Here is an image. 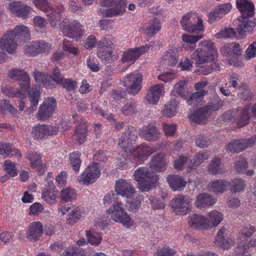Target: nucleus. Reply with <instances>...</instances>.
Listing matches in <instances>:
<instances>
[{"mask_svg": "<svg viewBox=\"0 0 256 256\" xmlns=\"http://www.w3.org/2000/svg\"><path fill=\"white\" fill-rule=\"evenodd\" d=\"M136 138L137 132L136 128L133 126H128L122 134L118 144L122 148H127L132 142L136 141Z\"/></svg>", "mask_w": 256, "mask_h": 256, "instance_id": "17", "label": "nucleus"}, {"mask_svg": "<svg viewBox=\"0 0 256 256\" xmlns=\"http://www.w3.org/2000/svg\"><path fill=\"white\" fill-rule=\"evenodd\" d=\"M223 220V214L221 212L213 210L208 213L206 218L208 228L217 226Z\"/></svg>", "mask_w": 256, "mask_h": 256, "instance_id": "33", "label": "nucleus"}, {"mask_svg": "<svg viewBox=\"0 0 256 256\" xmlns=\"http://www.w3.org/2000/svg\"><path fill=\"white\" fill-rule=\"evenodd\" d=\"M142 80V75L140 73H132L128 74L126 79V82H128L130 84L126 88L128 92L132 95L138 94L142 88L140 84Z\"/></svg>", "mask_w": 256, "mask_h": 256, "instance_id": "14", "label": "nucleus"}, {"mask_svg": "<svg viewBox=\"0 0 256 256\" xmlns=\"http://www.w3.org/2000/svg\"><path fill=\"white\" fill-rule=\"evenodd\" d=\"M191 200L184 196L178 195L172 199L171 204L173 210L176 214H186L190 212Z\"/></svg>", "mask_w": 256, "mask_h": 256, "instance_id": "10", "label": "nucleus"}, {"mask_svg": "<svg viewBox=\"0 0 256 256\" xmlns=\"http://www.w3.org/2000/svg\"><path fill=\"white\" fill-rule=\"evenodd\" d=\"M229 185V182L226 180L219 179L212 181L208 185L209 191L216 194H221L225 192Z\"/></svg>", "mask_w": 256, "mask_h": 256, "instance_id": "31", "label": "nucleus"}, {"mask_svg": "<svg viewBox=\"0 0 256 256\" xmlns=\"http://www.w3.org/2000/svg\"><path fill=\"white\" fill-rule=\"evenodd\" d=\"M8 76L10 79L18 80L22 90L28 92L30 85V78L24 70L12 68L8 71Z\"/></svg>", "mask_w": 256, "mask_h": 256, "instance_id": "6", "label": "nucleus"}, {"mask_svg": "<svg viewBox=\"0 0 256 256\" xmlns=\"http://www.w3.org/2000/svg\"><path fill=\"white\" fill-rule=\"evenodd\" d=\"M5 170L11 176H14L17 174L16 170L15 168V164L10 160H6L4 164Z\"/></svg>", "mask_w": 256, "mask_h": 256, "instance_id": "60", "label": "nucleus"}, {"mask_svg": "<svg viewBox=\"0 0 256 256\" xmlns=\"http://www.w3.org/2000/svg\"><path fill=\"white\" fill-rule=\"evenodd\" d=\"M202 34L194 36L184 34L182 36V40L184 42L187 44H192L197 42L199 40L202 38Z\"/></svg>", "mask_w": 256, "mask_h": 256, "instance_id": "61", "label": "nucleus"}, {"mask_svg": "<svg viewBox=\"0 0 256 256\" xmlns=\"http://www.w3.org/2000/svg\"><path fill=\"white\" fill-rule=\"evenodd\" d=\"M134 176L138 182L140 188L142 191H148L156 185L158 180V176L149 172L146 168H140L135 170Z\"/></svg>", "mask_w": 256, "mask_h": 256, "instance_id": "3", "label": "nucleus"}, {"mask_svg": "<svg viewBox=\"0 0 256 256\" xmlns=\"http://www.w3.org/2000/svg\"><path fill=\"white\" fill-rule=\"evenodd\" d=\"M76 82L72 80L70 78L64 79L60 85L63 88H66L68 91L74 90L76 86Z\"/></svg>", "mask_w": 256, "mask_h": 256, "instance_id": "63", "label": "nucleus"}, {"mask_svg": "<svg viewBox=\"0 0 256 256\" xmlns=\"http://www.w3.org/2000/svg\"><path fill=\"white\" fill-rule=\"evenodd\" d=\"M87 241L92 245L97 246L100 243L102 238L98 233H92L90 230L86 231Z\"/></svg>", "mask_w": 256, "mask_h": 256, "instance_id": "53", "label": "nucleus"}, {"mask_svg": "<svg viewBox=\"0 0 256 256\" xmlns=\"http://www.w3.org/2000/svg\"><path fill=\"white\" fill-rule=\"evenodd\" d=\"M150 167L156 172H163L166 169L167 163L164 159V154L159 153L154 155L150 162Z\"/></svg>", "mask_w": 256, "mask_h": 256, "instance_id": "21", "label": "nucleus"}, {"mask_svg": "<svg viewBox=\"0 0 256 256\" xmlns=\"http://www.w3.org/2000/svg\"><path fill=\"white\" fill-rule=\"evenodd\" d=\"M177 53L172 50L167 51L162 57V60L166 65L173 66L178 62Z\"/></svg>", "mask_w": 256, "mask_h": 256, "instance_id": "44", "label": "nucleus"}, {"mask_svg": "<svg viewBox=\"0 0 256 256\" xmlns=\"http://www.w3.org/2000/svg\"><path fill=\"white\" fill-rule=\"evenodd\" d=\"M40 98V93L36 88H32L28 92V99L30 102L31 106L26 110L28 113H32L36 109Z\"/></svg>", "mask_w": 256, "mask_h": 256, "instance_id": "35", "label": "nucleus"}, {"mask_svg": "<svg viewBox=\"0 0 256 256\" xmlns=\"http://www.w3.org/2000/svg\"><path fill=\"white\" fill-rule=\"evenodd\" d=\"M10 34L13 35V37L20 42H26L30 38V34L29 28L24 25H18L14 30H9Z\"/></svg>", "mask_w": 256, "mask_h": 256, "instance_id": "24", "label": "nucleus"}, {"mask_svg": "<svg viewBox=\"0 0 256 256\" xmlns=\"http://www.w3.org/2000/svg\"><path fill=\"white\" fill-rule=\"evenodd\" d=\"M195 143L196 146L200 148H204L208 147L210 144V142L207 139V138L202 135L197 136L195 140Z\"/></svg>", "mask_w": 256, "mask_h": 256, "instance_id": "59", "label": "nucleus"}, {"mask_svg": "<svg viewBox=\"0 0 256 256\" xmlns=\"http://www.w3.org/2000/svg\"><path fill=\"white\" fill-rule=\"evenodd\" d=\"M216 202V199L208 193L199 194L196 198L195 206L196 208L202 209L211 206Z\"/></svg>", "mask_w": 256, "mask_h": 256, "instance_id": "26", "label": "nucleus"}, {"mask_svg": "<svg viewBox=\"0 0 256 256\" xmlns=\"http://www.w3.org/2000/svg\"><path fill=\"white\" fill-rule=\"evenodd\" d=\"M56 106L55 98H48L40 106L37 114V118L39 120H46L52 116Z\"/></svg>", "mask_w": 256, "mask_h": 256, "instance_id": "11", "label": "nucleus"}, {"mask_svg": "<svg viewBox=\"0 0 256 256\" xmlns=\"http://www.w3.org/2000/svg\"><path fill=\"white\" fill-rule=\"evenodd\" d=\"M185 84V81H180L175 84L172 92V94L175 96L176 97V98L177 100L178 96L186 99L184 90V86Z\"/></svg>", "mask_w": 256, "mask_h": 256, "instance_id": "45", "label": "nucleus"}, {"mask_svg": "<svg viewBox=\"0 0 256 256\" xmlns=\"http://www.w3.org/2000/svg\"><path fill=\"white\" fill-rule=\"evenodd\" d=\"M188 224L190 227L196 229L208 228L206 218L202 215L190 214L189 216Z\"/></svg>", "mask_w": 256, "mask_h": 256, "instance_id": "29", "label": "nucleus"}, {"mask_svg": "<svg viewBox=\"0 0 256 256\" xmlns=\"http://www.w3.org/2000/svg\"><path fill=\"white\" fill-rule=\"evenodd\" d=\"M86 122L82 120L79 125L76 127L74 138L77 140L80 144L84 142L86 138Z\"/></svg>", "mask_w": 256, "mask_h": 256, "instance_id": "36", "label": "nucleus"}, {"mask_svg": "<svg viewBox=\"0 0 256 256\" xmlns=\"http://www.w3.org/2000/svg\"><path fill=\"white\" fill-rule=\"evenodd\" d=\"M50 48V44L44 42H33L24 47V52L29 56H36L40 53L48 52Z\"/></svg>", "mask_w": 256, "mask_h": 256, "instance_id": "15", "label": "nucleus"}, {"mask_svg": "<svg viewBox=\"0 0 256 256\" xmlns=\"http://www.w3.org/2000/svg\"><path fill=\"white\" fill-rule=\"evenodd\" d=\"M208 172L212 175L222 174L224 172L223 166L221 164V160L216 158L212 160L208 168Z\"/></svg>", "mask_w": 256, "mask_h": 256, "instance_id": "39", "label": "nucleus"}, {"mask_svg": "<svg viewBox=\"0 0 256 256\" xmlns=\"http://www.w3.org/2000/svg\"><path fill=\"white\" fill-rule=\"evenodd\" d=\"M115 190L117 194L126 198H131L136 192L133 186L124 179L116 182Z\"/></svg>", "mask_w": 256, "mask_h": 256, "instance_id": "16", "label": "nucleus"}, {"mask_svg": "<svg viewBox=\"0 0 256 256\" xmlns=\"http://www.w3.org/2000/svg\"><path fill=\"white\" fill-rule=\"evenodd\" d=\"M136 107V102L130 100L122 108L121 111L126 116H132L135 114Z\"/></svg>", "mask_w": 256, "mask_h": 256, "instance_id": "48", "label": "nucleus"}, {"mask_svg": "<svg viewBox=\"0 0 256 256\" xmlns=\"http://www.w3.org/2000/svg\"><path fill=\"white\" fill-rule=\"evenodd\" d=\"M154 152V150L151 147L141 144L134 149L132 156L136 162H140L144 157L148 156Z\"/></svg>", "mask_w": 256, "mask_h": 256, "instance_id": "28", "label": "nucleus"}, {"mask_svg": "<svg viewBox=\"0 0 256 256\" xmlns=\"http://www.w3.org/2000/svg\"><path fill=\"white\" fill-rule=\"evenodd\" d=\"M208 94V90H202L192 94L186 100V102L190 106H197L203 99L204 96Z\"/></svg>", "mask_w": 256, "mask_h": 256, "instance_id": "37", "label": "nucleus"}, {"mask_svg": "<svg viewBox=\"0 0 256 256\" xmlns=\"http://www.w3.org/2000/svg\"><path fill=\"white\" fill-rule=\"evenodd\" d=\"M122 202H116L106 210L111 214V218L115 222L122 224L128 227L130 225V218L122 207Z\"/></svg>", "mask_w": 256, "mask_h": 256, "instance_id": "5", "label": "nucleus"}, {"mask_svg": "<svg viewBox=\"0 0 256 256\" xmlns=\"http://www.w3.org/2000/svg\"><path fill=\"white\" fill-rule=\"evenodd\" d=\"M36 6L45 12L52 10L53 8L48 2L47 0H33Z\"/></svg>", "mask_w": 256, "mask_h": 256, "instance_id": "57", "label": "nucleus"}, {"mask_svg": "<svg viewBox=\"0 0 256 256\" xmlns=\"http://www.w3.org/2000/svg\"><path fill=\"white\" fill-rule=\"evenodd\" d=\"M236 36V31L232 28H225L215 34L216 38H228Z\"/></svg>", "mask_w": 256, "mask_h": 256, "instance_id": "55", "label": "nucleus"}, {"mask_svg": "<svg viewBox=\"0 0 256 256\" xmlns=\"http://www.w3.org/2000/svg\"><path fill=\"white\" fill-rule=\"evenodd\" d=\"M100 170L98 163L92 162L88 166L80 176V181L84 184L94 183L100 176Z\"/></svg>", "mask_w": 256, "mask_h": 256, "instance_id": "8", "label": "nucleus"}, {"mask_svg": "<svg viewBox=\"0 0 256 256\" xmlns=\"http://www.w3.org/2000/svg\"><path fill=\"white\" fill-rule=\"evenodd\" d=\"M58 191H49L44 190L42 193V198L49 204L55 202Z\"/></svg>", "mask_w": 256, "mask_h": 256, "instance_id": "51", "label": "nucleus"}, {"mask_svg": "<svg viewBox=\"0 0 256 256\" xmlns=\"http://www.w3.org/2000/svg\"><path fill=\"white\" fill-rule=\"evenodd\" d=\"M248 110L249 108L247 106H245L243 109L240 110V113L238 114L237 124L238 126L242 128L248 124L250 120Z\"/></svg>", "mask_w": 256, "mask_h": 256, "instance_id": "43", "label": "nucleus"}, {"mask_svg": "<svg viewBox=\"0 0 256 256\" xmlns=\"http://www.w3.org/2000/svg\"><path fill=\"white\" fill-rule=\"evenodd\" d=\"M194 16L196 17L194 14H192L191 13H187L182 16L180 20V24L183 30L191 33L195 32L197 31H202L204 27L202 20L198 17L197 24H195L192 23L191 20Z\"/></svg>", "mask_w": 256, "mask_h": 256, "instance_id": "9", "label": "nucleus"}, {"mask_svg": "<svg viewBox=\"0 0 256 256\" xmlns=\"http://www.w3.org/2000/svg\"><path fill=\"white\" fill-rule=\"evenodd\" d=\"M51 78L53 81H54L57 84H60L64 79L63 75L60 74V70L58 67L54 68Z\"/></svg>", "mask_w": 256, "mask_h": 256, "instance_id": "62", "label": "nucleus"}, {"mask_svg": "<svg viewBox=\"0 0 256 256\" xmlns=\"http://www.w3.org/2000/svg\"><path fill=\"white\" fill-rule=\"evenodd\" d=\"M228 186L232 192H240L244 189L246 184L242 178H234L229 182Z\"/></svg>", "mask_w": 256, "mask_h": 256, "instance_id": "42", "label": "nucleus"}, {"mask_svg": "<svg viewBox=\"0 0 256 256\" xmlns=\"http://www.w3.org/2000/svg\"><path fill=\"white\" fill-rule=\"evenodd\" d=\"M180 101L176 98H172L170 104L164 106L163 114L167 117L171 118L174 116L176 112Z\"/></svg>", "mask_w": 256, "mask_h": 256, "instance_id": "38", "label": "nucleus"}, {"mask_svg": "<svg viewBox=\"0 0 256 256\" xmlns=\"http://www.w3.org/2000/svg\"><path fill=\"white\" fill-rule=\"evenodd\" d=\"M26 158L30 161V166L32 168H36L42 162L40 154L34 152L28 153Z\"/></svg>", "mask_w": 256, "mask_h": 256, "instance_id": "50", "label": "nucleus"}, {"mask_svg": "<svg viewBox=\"0 0 256 256\" xmlns=\"http://www.w3.org/2000/svg\"><path fill=\"white\" fill-rule=\"evenodd\" d=\"M254 28H256V18L252 21L248 18H241V21L238 26L236 31L240 34L242 35L246 32H252Z\"/></svg>", "mask_w": 256, "mask_h": 256, "instance_id": "30", "label": "nucleus"}, {"mask_svg": "<svg viewBox=\"0 0 256 256\" xmlns=\"http://www.w3.org/2000/svg\"><path fill=\"white\" fill-rule=\"evenodd\" d=\"M70 164L76 172L80 170L82 161L80 159V154L78 152H74L70 156Z\"/></svg>", "mask_w": 256, "mask_h": 256, "instance_id": "47", "label": "nucleus"}, {"mask_svg": "<svg viewBox=\"0 0 256 256\" xmlns=\"http://www.w3.org/2000/svg\"><path fill=\"white\" fill-rule=\"evenodd\" d=\"M256 144V136L250 138H238L231 140L226 146V150L238 154L246 149L251 148Z\"/></svg>", "mask_w": 256, "mask_h": 256, "instance_id": "4", "label": "nucleus"}, {"mask_svg": "<svg viewBox=\"0 0 256 256\" xmlns=\"http://www.w3.org/2000/svg\"><path fill=\"white\" fill-rule=\"evenodd\" d=\"M248 164L246 159L240 156L234 163V168L237 172L240 173L248 167Z\"/></svg>", "mask_w": 256, "mask_h": 256, "instance_id": "56", "label": "nucleus"}, {"mask_svg": "<svg viewBox=\"0 0 256 256\" xmlns=\"http://www.w3.org/2000/svg\"><path fill=\"white\" fill-rule=\"evenodd\" d=\"M166 180L173 190H180L185 187L186 184V182L182 176L176 174L168 175Z\"/></svg>", "mask_w": 256, "mask_h": 256, "instance_id": "32", "label": "nucleus"}, {"mask_svg": "<svg viewBox=\"0 0 256 256\" xmlns=\"http://www.w3.org/2000/svg\"><path fill=\"white\" fill-rule=\"evenodd\" d=\"M33 76L35 81L39 84H42L45 87H54V84L50 80V77L46 73L40 72L35 70L33 72Z\"/></svg>", "mask_w": 256, "mask_h": 256, "instance_id": "34", "label": "nucleus"}, {"mask_svg": "<svg viewBox=\"0 0 256 256\" xmlns=\"http://www.w3.org/2000/svg\"><path fill=\"white\" fill-rule=\"evenodd\" d=\"M8 8L15 16L26 20L28 18L32 10L30 6L20 1H13L8 4Z\"/></svg>", "mask_w": 256, "mask_h": 256, "instance_id": "7", "label": "nucleus"}, {"mask_svg": "<svg viewBox=\"0 0 256 256\" xmlns=\"http://www.w3.org/2000/svg\"><path fill=\"white\" fill-rule=\"evenodd\" d=\"M114 4L116 8H99L97 10V13L99 14H102L103 16L111 17L114 16L123 14L125 12V7L126 4L124 0H120L118 2H115Z\"/></svg>", "mask_w": 256, "mask_h": 256, "instance_id": "20", "label": "nucleus"}, {"mask_svg": "<svg viewBox=\"0 0 256 256\" xmlns=\"http://www.w3.org/2000/svg\"><path fill=\"white\" fill-rule=\"evenodd\" d=\"M232 8L230 3L220 4L215 8L214 10L211 12L209 14L208 21L210 23L214 22L216 18H220L224 15L228 13Z\"/></svg>", "mask_w": 256, "mask_h": 256, "instance_id": "27", "label": "nucleus"}, {"mask_svg": "<svg viewBox=\"0 0 256 256\" xmlns=\"http://www.w3.org/2000/svg\"><path fill=\"white\" fill-rule=\"evenodd\" d=\"M256 56V40L249 45L245 54V57L248 60Z\"/></svg>", "mask_w": 256, "mask_h": 256, "instance_id": "64", "label": "nucleus"}, {"mask_svg": "<svg viewBox=\"0 0 256 256\" xmlns=\"http://www.w3.org/2000/svg\"><path fill=\"white\" fill-rule=\"evenodd\" d=\"M149 47L147 46L130 48L124 52L121 58L122 63L132 64L142 54H144Z\"/></svg>", "mask_w": 256, "mask_h": 256, "instance_id": "13", "label": "nucleus"}, {"mask_svg": "<svg viewBox=\"0 0 256 256\" xmlns=\"http://www.w3.org/2000/svg\"><path fill=\"white\" fill-rule=\"evenodd\" d=\"M140 136L149 142H156L160 139V132L158 128L153 124H148L145 129L139 133Z\"/></svg>", "mask_w": 256, "mask_h": 256, "instance_id": "19", "label": "nucleus"}, {"mask_svg": "<svg viewBox=\"0 0 256 256\" xmlns=\"http://www.w3.org/2000/svg\"><path fill=\"white\" fill-rule=\"evenodd\" d=\"M161 28L160 21L156 18L150 20L148 26L146 28V32L148 36H152L158 32Z\"/></svg>", "mask_w": 256, "mask_h": 256, "instance_id": "40", "label": "nucleus"}, {"mask_svg": "<svg viewBox=\"0 0 256 256\" xmlns=\"http://www.w3.org/2000/svg\"><path fill=\"white\" fill-rule=\"evenodd\" d=\"M44 232L43 226L40 222H31L26 232V238L30 240L37 241Z\"/></svg>", "mask_w": 256, "mask_h": 256, "instance_id": "22", "label": "nucleus"}, {"mask_svg": "<svg viewBox=\"0 0 256 256\" xmlns=\"http://www.w3.org/2000/svg\"><path fill=\"white\" fill-rule=\"evenodd\" d=\"M236 6L241 13L242 18H249L254 14V4L248 0H236Z\"/></svg>", "mask_w": 256, "mask_h": 256, "instance_id": "23", "label": "nucleus"}, {"mask_svg": "<svg viewBox=\"0 0 256 256\" xmlns=\"http://www.w3.org/2000/svg\"><path fill=\"white\" fill-rule=\"evenodd\" d=\"M208 154L207 152H200L195 154L193 160L192 168L190 166V169L194 168V166H198L202 164L205 160L208 158Z\"/></svg>", "mask_w": 256, "mask_h": 256, "instance_id": "49", "label": "nucleus"}, {"mask_svg": "<svg viewBox=\"0 0 256 256\" xmlns=\"http://www.w3.org/2000/svg\"><path fill=\"white\" fill-rule=\"evenodd\" d=\"M18 41L11 35L8 31L0 39V49L6 50L10 54H14L16 52L17 47Z\"/></svg>", "mask_w": 256, "mask_h": 256, "instance_id": "18", "label": "nucleus"}, {"mask_svg": "<svg viewBox=\"0 0 256 256\" xmlns=\"http://www.w3.org/2000/svg\"><path fill=\"white\" fill-rule=\"evenodd\" d=\"M58 128L50 125L38 124L33 128L32 134L34 139L42 140L49 136L56 134Z\"/></svg>", "mask_w": 256, "mask_h": 256, "instance_id": "12", "label": "nucleus"}, {"mask_svg": "<svg viewBox=\"0 0 256 256\" xmlns=\"http://www.w3.org/2000/svg\"><path fill=\"white\" fill-rule=\"evenodd\" d=\"M97 55L102 62L104 64L111 63L114 61L112 51L98 50Z\"/></svg>", "mask_w": 256, "mask_h": 256, "instance_id": "54", "label": "nucleus"}, {"mask_svg": "<svg viewBox=\"0 0 256 256\" xmlns=\"http://www.w3.org/2000/svg\"><path fill=\"white\" fill-rule=\"evenodd\" d=\"M214 100L204 106L195 110L189 116L190 120L198 124H204L210 116L212 112L218 110L223 105V101L213 91Z\"/></svg>", "mask_w": 256, "mask_h": 256, "instance_id": "1", "label": "nucleus"}, {"mask_svg": "<svg viewBox=\"0 0 256 256\" xmlns=\"http://www.w3.org/2000/svg\"><path fill=\"white\" fill-rule=\"evenodd\" d=\"M256 231V228L250 224L242 226L240 230V234L244 237H250Z\"/></svg>", "mask_w": 256, "mask_h": 256, "instance_id": "58", "label": "nucleus"}, {"mask_svg": "<svg viewBox=\"0 0 256 256\" xmlns=\"http://www.w3.org/2000/svg\"><path fill=\"white\" fill-rule=\"evenodd\" d=\"M75 190L71 188H67L62 190L60 192V198L62 200L67 202L76 198Z\"/></svg>", "mask_w": 256, "mask_h": 256, "instance_id": "52", "label": "nucleus"}, {"mask_svg": "<svg viewBox=\"0 0 256 256\" xmlns=\"http://www.w3.org/2000/svg\"><path fill=\"white\" fill-rule=\"evenodd\" d=\"M2 92L9 96L21 98L26 94V92H24L21 88L18 91L10 86H6L2 88Z\"/></svg>", "mask_w": 256, "mask_h": 256, "instance_id": "46", "label": "nucleus"}, {"mask_svg": "<svg viewBox=\"0 0 256 256\" xmlns=\"http://www.w3.org/2000/svg\"><path fill=\"white\" fill-rule=\"evenodd\" d=\"M163 87V84H155L150 87L146 96V101L150 104H156L160 100Z\"/></svg>", "mask_w": 256, "mask_h": 256, "instance_id": "25", "label": "nucleus"}, {"mask_svg": "<svg viewBox=\"0 0 256 256\" xmlns=\"http://www.w3.org/2000/svg\"><path fill=\"white\" fill-rule=\"evenodd\" d=\"M201 47L198 48L192 55V59L195 60L196 66L214 60L217 54V51L214 47V44L210 42H204Z\"/></svg>", "mask_w": 256, "mask_h": 256, "instance_id": "2", "label": "nucleus"}, {"mask_svg": "<svg viewBox=\"0 0 256 256\" xmlns=\"http://www.w3.org/2000/svg\"><path fill=\"white\" fill-rule=\"evenodd\" d=\"M68 30V32L67 35L69 38H80L83 34L81 26L78 22H74L69 24Z\"/></svg>", "mask_w": 256, "mask_h": 256, "instance_id": "41", "label": "nucleus"}]
</instances>
